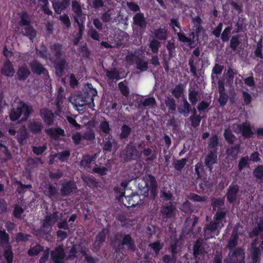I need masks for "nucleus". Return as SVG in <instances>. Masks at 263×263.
Masks as SVG:
<instances>
[{"label": "nucleus", "mask_w": 263, "mask_h": 263, "mask_svg": "<svg viewBox=\"0 0 263 263\" xmlns=\"http://www.w3.org/2000/svg\"><path fill=\"white\" fill-rule=\"evenodd\" d=\"M154 35L158 40H166L167 38V30L165 27L155 29L154 32Z\"/></svg>", "instance_id": "nucleus-37"}, {"label": "nucleus", "mask_w": 263, "mask_h": 263, "mask_svg": "<svg viewBox=\"0 0 263 263\" xmlns=\"http://www.w3.org/2000/svg\"><path fill=\"white\" fill-rule=\"evenodd\" d=\"M29 137V134L26 128L23 126L17 132L16 139L20 145H24L27 142V139Z\"/></svg>", "instance_id": "nucleus-28"}, {"label": "nucleus", "mask_w": 263, "mask_h": 263, "mask_svg": "<svg viewBox=\"0 0 263 263\" xmlns=\"http://www.w3.org/2000/svg\"><path fill=\"white\" fill-rule=\"evenodd\" d=\"M118 88L123 96L127 97L129 96L130 90L127 85V81L126 80L119 82L118 84Z\"/></svg>", "instance_id": "nucleus-46"}, {"label": "nucleus", "mask_w": 263, "mask_h": 263, "mask_svg": "<svg viewBox=\"0 0 263 263\" xmlns=\"http://www.w3.org/2000/svg\"><path fill=\"white\" fill-rule=\"evenodd\" d=\"M115 241L118 243L116 249L117 251L124 250L125 246L129 251L134 252L136 250L135 242L129 234L121 233L116 235Z\"/></svg>", "instance_id": "nucleus-4"}, {"label": "nucleus", "mask_w": 263, "mask_h": 263, "mask_svg": "<svg viewBox=\"0 0 263 263\" xmlns=\"http://www.w3.org/2000/svg\"><path fill=\"white\" fill-rule=\"evenodd\" d=\"M160 47L161 43L156 39H153L149 44V48L154 53H157Z\"/></svg>", "instance_id": "nucleus-60"}, {"label": "nucleus", "mask_w": 263, "mask_h": 263, "mask_svg": "<svg viewBox=\"0 0 263 263\" xmlns=\"http://www.w3.org/2000/svg\"><path fill=\"white\" fill-rule=\"evenodd\" d=\"M1 73L2 75L9 78H12L14 76L15 69L9 60L4 62L3 66L1 69Z\"/></svg>", "instance_id": "nucleus-17"}, {"label": "nucleus", "mask_w": 263, "mask_h": 263, "mask_svg": "<svg viewBox=\"0 0 263 263\" xmlns=\"http://www.w3.org/2000/svg\"><path fill=\"white\" fill-rule=\"evenodd\" d=\"M131 133V128L129 126L124 124L121 127L120 137L122 139H126L129 136Z\"/></svg>", "instance_id": "nucleus-50"}, {"label": "nucleus", "mask_w": 263, "mask_h": 263, "mask_svg": "<svg viewBox=\"0 0 263 263\" xmlns=\"http://www.w3.org/2000/svg\"><path fill=\"white\" fill-rule=\"evenodd\" d=\"M112 141L105 138L103 141L102 149L105 154L110 153L112 151Z\"/></svg>", "instance_id": "nucleus-54"}, {"label": "nucleus", "mask_w": 263, "mask_h": 263, "mask_svg": "<svg viewBox=\"0 0 263 263\" xmlns=\"http://www.w3.org/2000/svg\"><path fill=\"white\" fill-rule=\"evenodd\" d=\"M121 72L116 68H114L110 70H106V76L108 79L111 81H118L121 79L120 77Z\"/></svg>", "instance_id": "nucleus-40"}, {"label": "nucleus", "mask_w": 263, "mask_h": 263, "mask_svg": "<svg viewBox=\"0 0 263 263\" xmlns=\"http://www.w3.org/2000/svg\"><path fill=\"white\" fill-rule=\"evenodd\" d=\"M70 156L69 151L65 150L59 153L54 155V157H58V159L62 162L67 161Z\"/></svg>", "instance_id": "nucleus-61"}, {"label": "nucleus", "mask_w": 263, "mask_h": 263, "mask_svg": "<svg viewBox=\"0 0 263 263\" xmlns=\"http://www.w3.org/2000/svg\"><path fill=\"white\" fill-rule=\"evenodd\" d=\"M176 209L173 203L170 202L167 205H163L161 209L160 213L164 218H170L175 215Z\"/></svg>", "instance_id": "nucleus-18"}, {"label": "nucleus", "mask_w": 263, "mask_h": 263, "mask_svg": "<svg viewBox=\"0 0 263 263\" xmlns=\"http://www.w3.org/2000/svg\"><path fill=\"white\" fill-rule=\"evenodd\" d=\"M50 61L53 64L56 76L58 77H63L68 64L65 58L63 57L60 59H54L53 58L50 59Z\"/></svg>", "instance_id": "nucleus-7"}, {"label": "nucleus", "mask_w": 263, "mask_h": 263, "mask_svg": "<svg viewBox=\"0 0 263 263\" xmlns=\"http://www.w3.org/2000/svg\"><path fill=\"white\" fill-rule=\"evenodd\" d=\"M245 253L240 248H235L229 253L224 263H244Z\"/></svg>", "instance_id": "nucleus-8"}, {"label": "nucleus", "mask_w": 263, "mask_h": 263, "mask_svg": "<svg viewBox=\"0 0 263 263\" xmlns=\"http://www.w3.org/2000/svg\"><path fill=\"white\" fill-rule=\"evenodd\" d=\"M262 39H260L257 43L256 47L254 50V56L257 58V60L259 61L260 62H263V53H262Z\"/></svg>", "instance_id": "nucleus-38"}, {"label": "nucleus", "mask_w": 263, "mask_h": 263, "mask_svg": "<svg viewBox=\"0 0 263 263\" xmlns=\"http://www.w3.org/2000/svg\"><path fill=\"white\" fill-rule=\"evenodd\" d=\"M133 23L141 28L145 29L146 22L143 13L141 12L137 13L133 17Z\"/></svg>", "instance_id": "nucleus-33"}, {"label": "nucleus", "mask_w": 263, "mask_h": 263, "mask_svg": "<svg viewBox=\"0 0 263 263\" xmlns=\"http://www.w3.org/2000/svg\"><path fill=\"white\" fill-rule=\"evenodd\" d=\"M223 217L222 213L214 214L213 220L205 224L202 235L205 240L215 237L219 234L220 230L224 227V223L227 221Z\"/></svg>", "instance_id": "nucleus-1"}, {"label": "nucleus", "mask_w": 263, "mask_h": 263, "mask_svg": "<svg viewBox=\"0 0 263 263\" xmlns=\"http://www.w3.org/2000/svg\"><path fill=\"white\" fill-rule=\"evenodd\" d=\"M184 87L182 84L175 86L172 91V95L177 99H179L183 94Z\"/></svg>", "instance_id": "nucleus-47"}, {"label": "nucleus", "mask_w": 263, "mask_h": 263, "mask_svg": "<svg viewBox=\"0 0 263 263\" xmlns=\"http://www.w3.org/2000/svg\"><path fill=\"white\" fill-rule=\"evenodd\" d=\"M198 92L194 90H189V99L193 105H195L198 101Z\"/></svg>", "instance_id": "nucleus-62"}, {"label": "nucleus", "mask_w": 263, "mask_h": 263, "mask_svg": "<svg viewBox=\"0 0 263 263\" xmlns=\"http://www.w3.org/2000/svg\"><path fill=\"white\" fill-rule=\"evenodd\" d=\"M211 206L213 211H215V214L217 213H222L223 215V218L226 219L227 210L224 204V198L218 197H213L211 199Z\"/></svg>", "instance_id": "nucleus-9"}, {"label": "nucleus", "mask_w": 263, "mask_h": 263, "mask_svg": "<svg viewBox=\"0 0 263 263\" xmlns=\"http://www.w3.org/2000/svg\"><path fill=\"white\" fill-rule=\"evenodd\" d=\"M171 253L173 256L177 257V255L180 251V246L177 240H173L170 242Z\"/></svg>", "instance_id": "nucleus-57"}, {"label": "nucleus", "mask_w": 263, "mask_h": 263, "mask_svg": "<svg viewBox=\"0 0 263 263\" xmlns=\"http://www.w3.org/2000/svg\"><path fill=\"white\" fill-rule=\"evenodd\" d=\"M181 102L182 104L178 106V111L184 117H187L190 114L192 109L191 104L185 98L182 99Z\"/></svg>", "instance_id": "nucleus-27"}, {"label": "nucleus", "mask_w": 263, "mask_h": 263, "mask_svg": "<svg viewBox=\"0 0 263 263\" xmlns=\"http://www.w3.org/2000/svg\"><path fill=\"white\" fill-rule=\"evenodd\" d=\"M4 249V256L6 258L7 263H12L13 259V253L12 250V247L9 245L3 247Z\"/></svg>", "instance_id": "nucleus-39"}, {"label": "nucleus", "mask_w": 263, "mask_h": 263, "mask_svg": "<svg viewBox=\"0 0 263 263\" xmlns=\"http://www.w3.org/2000/svg\"><path fill=\"white\" fill-rule=\"evenodd\" d=\"M217 154L218 152H216V150L209 151L205 157L204 163L210 172H213V165L217 162Z\"/></svg>", "instance_id": "nucleus-13"}, {"label": "nucleus", "mask_w": 263, "mask_h": 263, "mask_svg": "<svg viewBox=\"0 0 263 263\" xmlns=\"http://www.w3.org/2000/svg\"><path fill=\"white\" fill-rule=\"evenodd\" d=\"M237 128L245 138H250L252 137L253 133L251 126L249 125H247V123H243L238 125Z\"/></svg>", "instance_id": "nucleus-29"}, {"label": "nucleus", "mask_w": 263, "mask_h": 263, "mask_svg": "<svg viewBox=\"0 0 263 263\" xmlns=\"http://www.w3.org/2000/svg\"><path fill=\"white\" fill-rule=\"evenodd\" d=\"M37 52L40 57L44 60H50V59L53 58V57H51V54L48 51L46 46L44 44H42V45L41 46V49L37 51Z\"/></svg>", "instance_id": "nucleus-44"}, {"label": "nucleus", "mask_w": 263, "mask_h": 263, "mask_svg": "<svg viewBox=\"0 0 263 263\" xmlns=\"http://www.w3.org/2000/svg\"><path fill=\"white\" fill-rule=\"evenodd\" d=\"M23 26L24 27L22 28V34L24 36L28 37L30 40L32 41L36 35V31L32 26L31 23Z\"/></svg>", "instance_id": "nucleus-26"}, {"label": "nucleus", "mask_w": 263, "mask_h": 263, "mask_svg": "<svg viewBox=\"0 0 263 263\" xmlns=\"http://www.w3.org/2000/svg\"><path fill=\"white\" fill-rule=\"evenodd\" d=\"M48 196L52 201L58 199L59 197V191L57 187L49 183L48 185Z\"/></svg>", "instance_id": "nucleus-36"}, {"label": "nucleus", "mask_w": 263, "mask_h": 263, "mask_svg": "<svg viewBox=\"0 0 263 263\" xmlns=\"http://www.w3.org/2000/svg\"><path fill=\"white\" fill-rule=\"evenodd\" d=\"M188 159L187 158H182L180 160H177L173 163V166L176 171H181L186 165Z\"/></svg>", "instance_id": "nucleus-53"}, {"label": "nucleus", "mask_w": 263, "mask_h": 263, "mask_svg": "<svg viewBox=\"0 0 263 263\" xmlns=\"http://www.w3.org/2000/svg\"><path fill=\"white\" fill-rule=\"evenodd\" d=\"M108 172L107 167L105 166H99L96 162L93 163V166L91 171H89V173L97 175L102 178L103 176H106Z\"/></svg>", "instance_id": "nucleus-30"}, {"label": "nucleus", "mask_w": 263, "mask_h": 263, "mask_svg": "<svg viewBox=\"0 0 263 263\" xmlns=\"http://www.w3.org/2000/svg\"><path fill=\"white\" fill-rule=\"evenodd\" d=\"M70 3L68 2L62 0L61 2L54 1L52 3L53 8L55 12L58 14H60L62 11L69 7Z\"/></svg>", "instance_id": "nucleus-32"}, {"label": "nucleus", "mask_w": 263, "mask_h": 263, "mask_svg": "<svg viewBox=\"0 0 263 263\" xmlns=\"http://www.w3.org/2000/svg\"><path fill=\"white\" fill-rule=\"evenodd\" d=\"M32 106L24 101H21L17 107H13L9 114V118L11 121H17L23 115L22 121H26L33 112Z\"/></svg>", "instance_id": "nucleus-2"}, {"label": "nucleus", "mask_w": 263, "mask_h": 263, "mask_svg": "<svg viewBox=\"0 0 263 263\" xmlns=\"http://www.w3.org/2000/svg\"><path fill=\"white\" fill-rule=\"evenodd\" d=\"M238 228L236 226H235L228 241V248L232 249L238 245Z\"/></svg>", "instance_id": "nucleus-31"}, {"label": "nucleus", "mask_w": 263, "mask_h": 263, "mask_svg": "<svg viewBox=\"0 0 263 263\" xmlns=\"http://www.w3.org/2000/svg\"><path fill=\"white\" fill-rule=\"evenodd\" d=\"M143 146H145V143L141 142L138 144L137 147L142 149V150H141V155L143 154L144 157H146L145 159L146 161H153L156 158V156L154 154H152V147L144 148Z\"/></svg>", "instance_id": "nucleus-21"}, {"label": "nucleus", "mask_w": 263, "mask_h": 263, "mask_svg": "<svg viewBox=\"0 0 263 263\" xmlns=\"http://www.w3.org/2000/svg\"><path fill=\"white\" fill-rule=\"evenodd\" d=\"M96 155H90L89 154H85L83 155L82 159L80 161V164L81 167H83L87 172L91 171L93 167L91 164L93 165V163L96 162Z\"/></svg>", "instance_id": "nucleus-14"}, {"label": "nucleus", "mask_w": 263, "mask_h": 263, "mask_svg": "<svg viewBox=\"0 0 263 263\" xmlns=\"http://www.w3.org/2000/svg\"><path fill=\"white\" fill-rule=\"evenodd\" d=\"M27 128L30 133L34 134H39L42 132L44 125L41 121L33 120L28 122Z\"/></svg>", "instance_id": "nucleus-19"}, {"label": "nucleus", "mask_w": 263, "mask_h": 263, "mask_svg": "<svg viewBox=\"0 0 263 263\" xmlns=\"http://www.w3.org/2000/svg\"><path fill=\"white\" fill-rule=\"evenodd\" d=\"M20 17V21L18 24L21 26L28 25L29 24H31V21L29 14L26 11H23L21 13H18Z\"/></svg>", "instance_id": "nucleus-42"}, {"label": "nucleus", "mask_w": 263, "mask_h": 263, "mask_svg": "<svg viewBox=\"0 0 263 263\" xmlns=\"http://www.w3.org/2000/svg\"><path fill=\"white\" fill-rule=\"evenodd\" d=\"M193 256L195 258H197L199 256H203L206 253L203 240L200 238L196 240L193 246Z\"/></svg>", "instance_id": "nucleus-20"}, {"label": "nucleus", "mask_w": 263, "mask_h": 263, "mask_svg": "<svg viewBox=\"0 0 263 263\" xmlns=\"http://www.w3.org/2000/svg\"><path fill=\"white\" fill-rule=\"evenodd\" d=\"M163 243H161L160 240H157L156 241L151 243L148 245V247H150L155 252L156 255H158L160 250L163 248Z\"/></svg>", "instance_id": "nucleus-51"}, {"label": "nucleus", "mask_w": 263, "mask_h": 263, "mask_svg": "<svg viewBox=\"0 0 263 263\" xmlns=\"http://www.w3.org/2000/svg\"><path fill=\"white\" fill-rule=\"evenodd\" d=\"M253 175L257 179H263V164L258 165L254 169Z\"/></svg>", "instance_id": "nucleus-58"}, {"label": "nucleus", "mask_w": 263, "mask_h": 263, "mask_svg": "<svg viewBox=\"0 0 263 263\" xmlns=\"http://www.w3.org/2000/svg\"><path fill=\"white\" fill-rule=\"evenodd\" d=\"M195 174L196 175L197 178L202 179L205 175V171L204 167L201 162H198L195 165Z\"/></svg>", "instance_id": "nucleus-49"}, {"label": "nucleus", "mask_w": 263, "mask_h": 263, "mask_svg": "<svg viewBox=\"0 0 263 263\" xmlns=\"http://www.w3.org/2000/svg\"><path fill=\"white\" fill-rule=\"evenodd\" d=\"M99 129L104 134H109L111 130L109 122L106 120L102 121L100 122Z\"/></svg>", "instance_id": "nucleus-64"}, {"label": "nucleus", "mask_w": 263, "mask_h": 263, "mask_svg": "<svg viewBox=\"0 0 263 263\" xmlns=\"http://www.w3.org/2000/svg\"><path fill=\"white\" fill-rule=\"evenodd\" d=\"M88 90L84 91L82 97L77 96L75 99V105L77 107H83L88 105L89 107L95 106L94 97L97 95L96 89L92 88V85H88Z\"/></svg>", "instance_id": "nucleus-3"}, {"label": "nucleus", "mask_w": 263, "mask_h": 263, "mask_svg": "<svg viewBox=\"0 0 263 263\" xmlns=\"http://www.w3.org/2000/svg\"><path fill=\"white\" fill-rule=\"evenodd\" d=\"M122 157L126 162L137 160L141 158V150H138L133 144H128L122 151Z\"/></svg>", "instance_id": "nucleus-6"}, {"label": "nucleus", "mask_w": 263, "mask_h": 263, "mask_svg": "<svg viewBox=\"0 0 263 263\" xmlns=\"http://www.w3.org/2000/svg\"><path fill=\"white\" fill-rule=\"evenodd\" d=\"M239 190V186L234 182L228 187L226 195L230 203H234L236 202Z\"/></svg>", "instance_id": "nucleus-12"}, {"label": "nucleus", "mask_w": 263, "mask_h": 263, "mask_svg": "<svg viewBox=\"0 0 263 263\" xmlns=\"http://www.w3.org/2000/svg\"><path fill=\"white\" fill-rule=\"evenodd\" d=\"M126 200V203L124 205L128 207H135L137 205L140 204L141 200L140 197L138 194L132 193L129 196H125Z\"/></svg>", "instance_id": "nucleus-25"}, {"label": "nucleus", "mask_w": 263, "mask_h": 263, "mask_svg": "<svg viewBox=\"0 0 263 263\" xmlns=\"http://www.w3.org/2000/svg\"><path fill=\"white\" fill-rule=\"evenodd\" d=\"M146 191L143 193L145 197L154 201L157 195L158 183L155 177L152 174L147 175Z\"/></svg>", "instance_id": "nucleus-5"}, {"label": "nucleus", "mask_w": 263, "mask_h": 263, "mask_svg": "<svg viewBox=\"0 0 263 263\" xmlns=\"http://www.w3.org/2000/svg\"><path fill=\"white\" fill-rule=\"evenodd\" d=\"M50 49L53 53L54 59H60L65 55L63 45L59 43H54L49 46Z\"/></svg>", "instance_id": "nucleus-22"}, {"label": "nucleus", "mask_w": 263, "mask_h": 263, "mask_svg": "<svg viewBox=\"0 0 263 263\" xmlns=\"http://www.w3.org/2000/svg\"><path fill=\"white\" fill-rule=\"evenodd\" d=\"M232 29L231 26H228L224 28L221 34V39L222 42H227L230 40Z\"/></svg>", "instance_id": "nucleus-55"}, {"label": "nucleus", "mask_w": 263, "mask_h": 263, "mask_svg": "<svg viewBox=\"0 0 263 263\" xmlns=\"http://www.w3.org/2000/svg\"><path fill=\"white\" fill-rule=\"evenodd\" d=\"M107 233L108 230L106 228H103L96 235L95 241V246L96 249H99L101 247L103 242L105 241Z\"/></svg>", "instance_id": "nucleus-23"}, {"label": "nucleus", "mask_w": 263, "mask_h": 263, "mask_svg": "<svg viewBox=\"0 0 263 263\" xmlns=\"http://www.w3.org/2000/svg\"><path fill=\"white\" fill-rule=\"evenodd\" d=\"M177 35L179 41L184 43H187L190 47H194V46L192 45V42L191 39L187 37L184 33L177 32Z\"/></svg>", "instance_id": "nucleus-59"}, {"label": "nucleus", "mask_w": 263, "mask_h": 263, "mask_svg": "<svg viewBox=\"0 0 263 263\" xmlns=\"http://www.w3.org/2000/svg\"><path fill=\"white\" fill-rule=\"evenodd\" d=\"M40 114L46 125L51 126L53 124L55 116L51 110L43 108L40 110Z\"/></svg>", "instance_id": "nucleus-15"}, {"label": "nucleus", "mask_w": 263, "mask_h": 263, "mask_svg": "<svg viewBox=\"0 0 263 263\" xmlns=\"http://www.w3.org/2000/svg\"><path fill=\"white\" fill-rule=\"evenodd\" d=\"M249 157L248 156L241 157L238 162V167L239 171H242L245 167L249 165Z\"/></svg>", "instance_id": "nucleus-63"}, {"label": "nucleus", "mask_w": 263, "mask_h": 263, "mask_svg": "<svg viewBox=\"0 0 263 263\" xmlns=\"http://www.w3.org/2000/svg\"><path fill=\"white\" fill-rule=\"evenodd\" d=\"M192 23L193 24L192 30L195 31L197 34H200L203 28L202 26V20L200 16H196L192 18Z\"/></svg>", "instance_id": "nucleus-35"}, {"label": "nucleus", "mask_w": 263, "mask_h": 263, "mask_svg": "<svg viewBox=\"0 0 263 263\" xmlns=\"http://www.w3.org/2000/svg\"><path fill=\"white\" fill-rule=\"evenodd\" d=\"M66 254L63 245H59L50 252V258L54 263H64Z\"/></svg>", "instance_id": "nucleus-10"}, {"label": "nucleus", "mask_w": 263, "mask_h": 263, "mask_svg": "<svg viewBox=\"0 0 263 263\" xmlns=\"http://www.w3.org/2000/svg\"><path fill=\"white\" fill-rule=\"evenodd\" d=\"M165 104L169 111L174 112L176 111L177 104L174 98L171 96H168L165 98Z\"/></svg>", "instance_id": "nucleus-43"}, {"label": "nucleus", "mask_w": 263, "mask_h": 263, "mask_svg": "<svg viewBox=\"0 0 263 263\" xmlns=\"http://www.w3.org/2000/svg\"><path fill=\"white\" fill-rule=\"evenodd\" d=\"M43 251L44 247L40 244H37L28 250V254L30 256H35Z\"/></svg>", "instance_id": "nucleus-45"}, {"label": "nucleus", "mask_w": 263, "mask_h": 263, "mask_svg": "<svg viewBox=\"0 0 263 263\" xmlns=\"http://www.w3.org/2000/svg\"><path fill=\"white\" fill-rule=\"evenodd\" d=\"M240 147V146L239 144H236L234 146H231L226 150V154L228 156L233 158H235L239 153Z\"/></svg>", "instance_id": "nucleus-48"}, {"label": "nucleus", "mask_w": 263, "mask_h": 263, "mask_svg": "<svg viewBox=\"0 0 263 263\" xmlns=\"http://www.w3.org/2000/svg\"><path fill=\"white\" fill-rule=\"evenodd\" d=\"M136 64L137 68L141 71H146L148 69L147 62L140 57L136 61Z\"/></svg>", "instance_id": "nucleus-52"}, {"label": "nucleus", "mask_w": 263, "mask_h": 263, "mask_svg": "<svg viewBox=\"0 0 263 263\" xmlns=\"http://www.w3.org/2000/svg\"><path fill=\"white\" fill-rule=\"evenodd\" d=\"M16 184L18 185L16 191L18 194H24L26 189H31L32 185L31 184H23L21 181H16Z\"/></svg>", "instance_id": "nucleus-56"}, {"label": "nucleus", "mask_w": 263, "mask_h": 263, "mask_svg": "<svg viewBox=\"0 0 263 263\" xmlns=\"http://www.w3.org/2000/svg\"><path fill=\"white\" fill-rule=\"evenodd\" d=\"M31 71L35 74L41 75L48 73V70L37 60H34L29 64Z\"/></svg>", "instance_id": "nucleus-16"}, {"label": "nucleus", "mask_w": 263, "mask_h": 263, "mask_svg": "<svg viewBox=\"0 0 263 263\" xmlns=\"http://www.w3.org/2000/svg\"><path fill=\"white\" fill-rule=\"evenodd\" d=\"M77 189L76 183L72 180L65 181L62 183L60 193L62 197H68L76 192Z\"/></svg>", "instance_id": "nucleus-11"}, {"label": "nucleus", "mask_w": 263, "mask_h": 263, "mask_svg": "<svg viewBox=\"0 0 263 263\" xmlns=\"http://www.w3.org/2000/svg\"><path fill=\"white\" fill-rule=\"evenodd\" d=\"M30 74V71L26 66L19 67L16 73V78L20 81H25Z\"/></svg>", "instance_id": "nucleus-24"}, {"label": "nucleus", "mask_w": 263, "mask_h": 263, "mask_svg": "<svg viewBox=\"0 0 263 263\" xmlns=\"http://www.w3.org/2000/svg\"><path fill=\"white\" fill-rule=\"evenodd\" d=\"M46 133L51 138L57 139L59 136H65V131L61 127H57L54 129L49 128L45 130Z\"/></svg>", "instance_id": "nucleus-34"}, {"label": "nucleus", "mask_w": 263, "mask_h": 263, "mask_svg": "<svg viewBox=\"0 0 263 263\" xmlns=\"http://www.w3.org/2000/svg\"><path fill=\"white\" fill-rule=\"evenodd\" d=\"M208 148L209 151H215L218 152V146L219 144V139L217 135H213L208 141Z\"/></svg>", "instance_id": "nucleus-41"}]
</instances>
